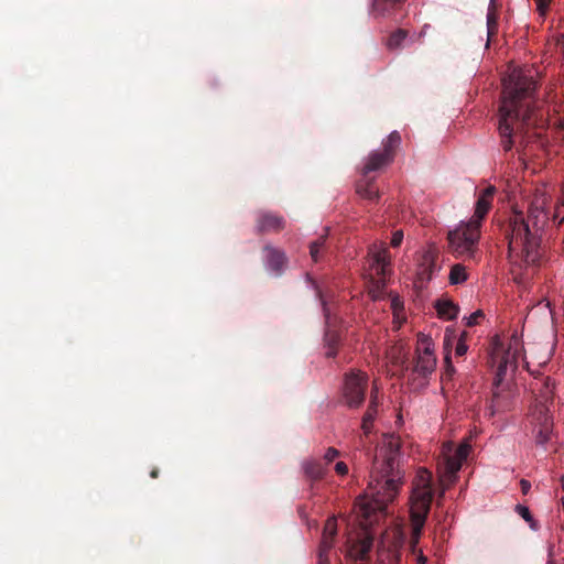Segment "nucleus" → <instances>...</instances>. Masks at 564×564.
Masks as SVG:
<instances>
[{
	"instance_id": "f8f14e48",
	"label": "nucleus",
	"mask_w": 564,
	"mask_h": 564,
	"mask_svg": "<svg viewBox=\"0 0 564 564\" xmlns=\"http://www.w3.org/2000/svg\"><path fill=\"white\" fill-rule=\"evenodd\" d=\"M495 193H496L495 186H488L480 193V195L476 202L475 213L469 220L471 224H474L480 228L481 220L484 219L485 215L490 209L492 197H494Z\"/></svg>"
},
{
	"instance_id": "5701e85b",
	"label": "nucleus",
	"mask_w": 564,
	"mask_h": 564,
	"mask_svg": "<svg viewBox=\"0 0 564 564\" xmlns=\"http://www.w3.org/2000/svg\"><path fill=\"white\" fill-rule=\"evenodd\" d=\"M377 415V409L369 406L366 414L362 417L361 429L366 435L371 432L372 422Z\"/></svg>"
},
{
	"instance_id": "58836bf2",
	"label": "nucleus",
	"mask_w": 564,
	"mask_h": 564,
	"mask_svg": "<svg viewBox=\"0 0 564 564\" xmlns=\"http://www.w3.org/2000/svg\"><path fill=\"white\" fill-rule=\"evenodd\" d=\"M521 486L524 492L530 488V482L527 480H521Z\"/></svg>"
},
{
	"instance_id": "a878e982",
	"label": "nucleus",
	"mask_w": 564,
	"mask_h": 564,
	"mask_svg": "<svg viewBox=\"0 0 564 564\" xmlns=\"http://www.w3.org/2000/svg\"><path fill=\"white\" fill-rule=\"evenodd\" d=\"M484 317V313L481 310H477L475 311L474 313H471L470 315L466 316L464 318L465 323L467 326H474L476 324H478L479 319Z\"/></svg>"
},
{
	"instance_id": "c85d7f7f",
	"label": "nucleus",
	"mask_w": 564,
	"mask_h": 564,
	"mask_svg": "<svg viewBox=\"0 0 564 564\" xmlns=\"http://www.w3.org/2000/svg\"><path fill=\"white\" fill-rule=\"evenodd\" d=\"M391 307L393 310V314L395 318H399V314L402 311V303L399 297H393L391 300Z\"/></svg>"
},
{
	"instance_id": "a211bd4d",
	"label": "nucleus",
	"mask_w": 564,
	"mask_h": 564,
	"mask_svg": "<svg viewBox=\"0 0 564 564\" xmlns=\"http://www.w3.org/2000/svg\"><path fill=\"white\" fill-rule=\"evenodd\" d=\"M337 533V523L335 519H328L325 523L321 546L329 551L333 546V539Z\"/></svg>"
},
{
	"instance_id": "4468645a",
	"label": "nucleus",
	"mask_w": 564,
	"mask_h": 564,
	"mask_svg": "<svg viewBox=\"0 0 564 564\" xmlns=\"http://www.w3.org/2000/svg\"><path fill=\"white\" fill-rule=\"evenodd\" d=\"M285 220L282 216L270 212L259 214L257 230L260 232L280 231L284 228Z\"/></svg>"
},
{
	"instance_id": "cd10ccee",
	"label": "nucleus",
	"mask_w": 564,
	"mask_h": 564,
	"mask_svg": "<svg viewBox=\"0 0 564 564\" xmlns=\"http://www.w3.org/2000/svg\"><path fill=\"white\" fill-rule=\"evenodd\" d=\"M516 510H517L518 514L521 516L527 522H529V523L533 522L532 514L528 507L518 505L516 507Z\"/></svg>"
},
{
	"instance_id": "dca6fc26",
	"label": "nucleus",
	"mask_w": 564,
	"mask_h": 564,
	"mask_svg": "<svg viewBox=\"0 0 564 564\" xmlns=\"http://www.w3.org/2000/svg\"><path fill=\"white\" fill-rule=\"evenodd\" d=\"M440 268L435 263V256L432 251H426L423 254L422 262L419 268V275L422 280H431Z\"/></svg>"
},
{
	"instance_id": "9b49d317",
	"label": "nucleus",
	"mask_w": 564,
	"mask_h": 564,
	"mask_svg": "<svg viewBox=\"0 0 564 564\" xmlns=\"http://www.w3.org/2000/svg\"><path fill=\"white\" fill-rule=\"evenodd\" d=\"M554 389V382L551 381L549 378L544 382V389L541 391V400L539 401L540 404L536 405V410L539 412V420L542 421V426L540 427L539 432L536 433L535 440L539 445H545L547 441L550 440V435L552 432L551 423L547 416V406L546 403L551 400Z\"/></svg>"
},
{
	"instance_id": "4c0bfd02",
	"label": "nucleus",
	"mask_w": 564,
	"mask_h": 564,
	"mask_svg": "<svg viewBox=\"0 0 564 564\" xmlns=\"http://www.w3.org/2000/svg\"><path fill=\"white\" fill-rule=\"evenodd\" d=\"M369 549H370V543L364 542L361 545V553L366 554L369 551Z\"/></svg>"
},
{
	"instance_id": "2eb2a0df",
	"label": "nucleus",
	"mask_w": 564,
	"mask_h": 564,
	"mask_svg": "<svg viewBox=\"0 0 564 564\" xmlns=\"http://www.w3.org/2000/svg\"><path fill=\"white\" fill-rule=\"evenodd\" d=\"M370 256L372 257L373 267H375L377 273L384 274L386 269L390 263L387 247L383 243H381L379 246L373 245L370 248Z\"/></svg>"
},
{
	"instance_id": "423d86ee",
	"label": "nucleus",
	"mask_w": 564,
	"mask_h": 564,
	"mask_svg": "<svg viewBox=\"0 0 564 564\" xmlns=\"http://www.w3.org/2000/svg\"><path fill=\"white\" fill-rule=\"evenodd\" d=\"M480 228L470 221H462L448 232V245L452 253L457 258H473L476 250Z\"/></svg>"
},
{
	"instance_id": "39448f33",
	"label": "nucleus",
	"mask_w": 564,
	"mask_h": 564,
	"mask_svg": "<svg viewBox=\"0 0 564 564\" xmlns=\"http://www.w3.org/2000/svg\"><path fill=\"white\" fill-rule=\"evenodd\" d=\"M431 473L419 469L411 496L412 545L417 544L432 500Z\"/></svg>"
},
{
	"instance_id": "f704fd0d",
	"label": "nucleus",
	"mask_w": 564,
	"mask_h": 564,
	"mask_svg": "<svg viewBox=\"0 0 564 564\" xmlns=\"http://www.w3.org/2000/svg\"><path fill=\"white\" fill-rule=\"evenodd\" d=\"M377 405H378V387L376 384H373L369 406L377 409Z\"/></svg>"
},
{
	"instance_id": "4be33fe9",
	"label": "nucleus",
	"mask_w": 564,
	"mask_h": 564,
	"mask_svg": "<svg viewBox=\"0 0 564 564\" xmlns=\"http://www.w3.org/2000/svg\"><path fill=\"white\" fill-rule=\"evenodd\" d=\"M544 314L547 319H552V311L550 308V303L547 301L540 302L535 305L529 313L528 319H532L538 314Z\"/></svg>"
},
{
	"instance_id": "1a4fd4ad",
	"label": "nucleus",
	"mask_w": 564,
	"mask_h": 564,
	"mask_svg": "<svg viewBox=\"0 0 564 564\" xmlns=\"http://www.w3.org/2000/svg\"><path fill=\"white\" fill-rule=\"evenodd\" d=\"M401 137L398 131H392L383 141L382 150L371 152L365 163L364 173L375 172L388 165L394 155V150L400 145Z\"/></svg>"
},
{
	"instance_id": "a19ab883",
	"label": "nucleus",
	"mask_w": 564,
	"mask_h": 564,
	"mask_svg": "<svg viewBox=\"0 0 564 564\" xmlns=\"http://www.w3.org/2000/svg\"><path fill=\"white\" fill-rule=\"evenodd\" d=\"M561 485H562V488L564 490V475L561 477Z\"/></svg>"
},
{
	"instance_id": "473e14b6",
	"label": "nucleus",
	"mask_w": 564,
	"mask_h": 564,
	"mask_svg": "<svg viewBox=\"0 0 564 564\" xmlns=\"http://www.w3.org/2000/svg\"><path fill=\"white\" fill-rule=\"evenodd\" d=\"M454 338V332L451 328H446L444 334V348L447 349Z\"/></svg>"
},
{
	"instance_id": "412c9836",
	"label": "nucleus",
	"mask_w": 564,
	"mask_h": 564,
	"mask_svg": "<svg viewBox=\"0 0 564 564\" xmlns=\"http://www.w3.org/2000/svg\"><path fill=\"white\" fill-rule=\"evenodd\" d=\"M356 192L361 198L368 200H375L378 197L377 188L373 186V184L366 181H360L357 184Z\"/></svg>"
},
{
	"instance_id": "c756f323",
	"label": "nucleus",
	"mask_w": 564,
	"mask_h": 564,
	"mask_svg": "<svg viewBox=\"0 0 564 564\" xmlns=\"http://www.w3.org/2000/svg\"><path fill=\"white\" fill-rule=\"evenodd\" d=\"M338 456H339V452L334 447H329V448H327V451L324 454V459L326 460V463H330Z\"/></svg>"
},
{
	"instance_id": "f03ea898",
	"label": "nucleus",
	"mask_w": 564,
	"mask_h": 564,
	"mask_svg": "<svg viewBox=\"0 0 564 564\" xmlns=\"http://www.w3.org/2000/svg\"><path fill=\"white\" fill-rule=\"evenodd\" d=\"M544 192L536 193L530 203L528 215L514 209L509 219L508 254L513 280L522 283V270H530L541 260V231L547 223Z\"/></svg>"
},
{
	"instance_id": "6e6552de",
	"label": "nucleus",
	"mask_w": 564,
	"mask_h": 564,
	"mask_svg": "<svg viewBox=\"0 0 564 564\" xmlns=\"http://www.w3.org/2000/svg\"><path fill=\"white\" fill-rule=\"evenodd\" d=\"M436 367V357L434 354V343L431 336L420 334L416 346V358L413 373L422 379H426Z\"/></svg>"
},
{
	"instance_id": "ddd939ff",
	"label": "nucleus",
	"mask_w": 564,
	"mask_h": 564,
	"mask_svg": "<svg viewBox=\"0 0 564 564\" xmlns=\"http://www.w3.org/2000/svg\"><path fill=\"white\" fill-rule=\"evenodd\" d=\"M265 251V269L273 275H280L283 272L286 257L285 253L272 246H267Z\"/></svg>"
},
{
	"instance_id": "7c9ffc66",
	"label": "nucleus",
	"mask_w": 564,
	"mask_h": 564,
	"mask_svg": "<svg viewBox=\"0 0 564 564\" xmlns=\"http://www.w3.org/2000/svg\"><path fill=\"white\" fill-rule=\"evenodd\" d=\"M496 26H497L496 18L494 17V14L488 13V15H487L488 36H490L495 32Z\"/></svg>"
},
{
	"instance_id": "7ed1b4c3",
	"label": "nucleus",
	"mask_w": 564,
	"mask_h": 564,
	"mask_svg": "<svg viewBox=\"0 0 564 564\" xmlns=\"http://www.w3.org/2000/svg\"><path fill=\"white\" fill-rule=\"evenodd\" d=\"M555 349L552 334L540 335L523 346L518 335H512L506 349L496 347L491 352V362L497 366L495 386L499 387L508 373H512L521 356L529 372L538 375Z\"/></svg>"
},
{
	"instance_id": "f257e3e1",
	"label": "nucleus",
	"mask_w": 564,
	"mask_h": 564,
	"mask_svg": "<svg viewBox=\"0 0 564 564\" xmlns=\"http://www.w3.org/2000/svg\"><path fill=\"white\" fill-rule=\"evenodd\" d=\"M400 446L399 436L387 434L377 449L368 492L360 497L355 506V512L360 518V525L365 529L377 521L378 516L384 512L388 503L399 492L403 478L400 470Z\"/></svg>"
},
{
	"instance_id": "0eeeda50",
	"label": "nucleus",
	"mask_w": 564,
	"mask_h": 564,
	"mask_svg": "<svg viewBox=\"0 0 564 564\" xmlns=\"http://www.w3.org/2000/svg\"><path fill=\"white\" fill-rule=\"evenodd\" d=\"M471 451V445L468 441H464L457 448H454L453 443H445L442 447V463H441V481L443 485L452 484L457 471L462 468L463 462L466 460Z\"/></svg>"
},
{
	"instance_id": "393cba45",
	"label": "nucleus",
	"mask_w": 564,
	"mask_h": 564,
	"mask_svg": "<svg viewBox=\"0 0 564 564\" xmlns=\"http://www.w3.org/2000/svg\"><path fill=\"white\" fill-rule=\"evenodd\" d=\"M324 243H325V238L322 237V238L317 239L316 241H313L310 245V254L314 262H316L318 260L319 250L323 248Z\"/></svg>"
},
{
	"instance_id": "79ce46f5",
	"label": "nucleus",
	"mask_w": 564,
	"mask_h": 564,
	"mask_svg": "<svg viewBox=\"0 0 564 564\" xmlns=\"http://www.w3.org/2000/svg\"><path fill=\"white\" fill-rule=\"evenodd\" d=\"M445 361H446L447 364H449V356H448V355H446V356H445Z\"/></svg>"
},
{
	"instance_id": "bb28decb",
	"label": "nucleus",
	"mask_w": 564,
	"mask_h": 564,
	"mask_svg": "<svg viewBox=\"0 0 564 564\" xmlns=\"http://www.w3.org/2000/svg\"><path fill=\"white\" fill-rule=\"evenodd\" d=\"M465 337H466V333H463L456 344V347H455L456 356H464L468 350V346L465 343Z\"/></svg>"
},
{
	"instance_id": "20e7f679",
	"label": "nucleus",
	"mask_w": 564,
	"mask_h": 564,
	"mask_svg": "<svg viewBox=\"0 0 564 564\" xmlns=\"http://www.w3.org/2000/svg\"><path fill=\"white\" fill-rule=\"evenodd\" d=\"M535 88V82L521 68H513L503 78V96L499 109V132L506 151L512 148V135L520 134L524 127L532 124L531 111L520 113L518 101Z\"/></svg>"
},
{
	"instance_id": "aec40b11",
	"label": "nucleus",
	"mask_w": 564,
	"mask_h": 564,
	"mask_svg": "<svg viewBox=\"0 0 564 564\" xmlns=\"http://www.w3.org/2000/svg\"><path fill=\"white\" fill-rule=\"evenodd\" d=\"M448 279L449 283L453 285L460 284L467 281L468 273L466 267L460 263L452 265Z\"/></svg>"
},
{
	"instance_id": "f3484780",
	"label": "nucleus",
	"mask_w": 564,
	"mask_h": 564,
	"mask_svg": "<svg viewBox=\"0 0 564 564\" xmlns=\"http://www.w3.org/2000/svg\"><path fill=\"white\" fill-rule=\"evenodd\" d=\"M435 310L437 315L443 319H454L457 317L459 308L449 300H437L435 302Z\"/></svg>"
},
{
	"instance_id": "b1692460",
	"label": "nucleus",
	"mask_w": 564,
	"mask_h": 564,
	"mask_svg": "<svg viewBox=\"0 0 564 564\" xmlns=\"http://www.w3.org/2000/svg\"><path fill=\"white\" fill-rule=\"evenodd\" d=\"M406 39V33L403 30H398L388 40L387 45L391 50L401 47L402 43Z\"/></svg>"
},
{
	"instance_id": "ea45409f",
	"label": "nucleus",
	"mask_w": 564,
	"mask_h": 564,
	"mask_svg": "<svg viewBox=\"0 0 564 564\" xmlns=\"http://www.w3.org/2000/svg\"><path fill=\"white\" fill-rule=\"evenodd\" d=\"M426 561H427V558L423 554H420L417 556V564H425Z\"/></svg>"
},
{
	"instance_id": "6ab92c4d",
	"label": "nucleus",
	"mask_w": 564,
	"mask_h": 564,
	"mask_svg": "<svg viewBox=\"0 0 564 564\" xmlns=\"http://www.w3.org/2000/svg\"><path fill=\"white\" fill-rule=\"evenodd\" d=\"M302 467L304 473L312 479H319L325 475V468L313 459L303 462Z\"/></svg>"
},
{
	"instance_id": "2f4dec72",
	"label": "nucleus",
	"mask_w": 564,
	"mask_h": 564,
	"mask_svg": "<svg viewBox=\"0 0 564 564\" xmlns=\"http://www.w3.org/2000/svg\"><path fill=\"white\" fill-rule=\"evenodd\" d=\"M402 240H403V231L402 230H397L392 235L391 246L394 247V248L399 247L401 245Z\"/></svg>"
},
{
	"instance_id": "e433bc0d",
	"label": "nucleus",
	"mask_w": 564,
	"mask_h": 564,
	"mask_svg": "<svg viewBox=\"0 0 564 564\" xmlns=\"http://www.w3.org/2000/svg\"><path fill=\"white\" fill-rule=\"evenodd\" d=\"M328 551L323 550L322 546H319V555H318V564H329L327 558Z\"/></svg>"
},
{
	"instance_id": "9d476101",
	"label": "nucleus",
	"mask_w": 564,
	"mask_h": 564,
	"mask_svg": "<svg viewBox=\"0 0 564 564\" xmlns=\"http://www.w3.org/2000/svg\"><path fill=\"white\" fill-rule=\"evenodd\" d=\"M367 381V375L359 370H354L346 376L344 397L349 406H359L364 402Z\"/></svg>"
},
{
	"instance_id": "72a5a7b5",
	"label": "nucleus",
	"mask_w": 564,
	"mask_h": 564,
	"mask_svg": "<svg viewBox=\"0 0 564 564\" xmlns=\"http://www.w3.org/2000/svg\"><path fill=\"white\" fill-rule=\"evenodd\" d=\"M335 471L340 476H345L348 473V466L344 462H337Z\"/></svg>"
},
{
	"instance_id": "c9c22d12",
	"label": "nucleus",
	"mask_w": 564,
	"mask_h": 564,
	"mask_svg": "<svg viewBox=\"0 0 564 564\" xmlns=\"http://www.w3.org/2000/svg\"><path fill=\"white\" fill-rule=\"evenodd\" d=\"M551 0H535L536 8L541 14H544L549 8V2Z\"/></svg>"
}]
</instances>
